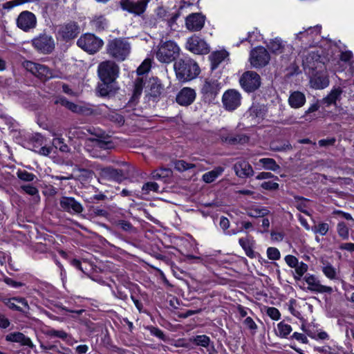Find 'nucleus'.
Returning <instances> with one entry per match:
<instances>
[{
  "label": "nucleus",
  "instance_id": "1",
  "mask_svg": "<svg viewBox=\"0 0 354 354\" xmlns=\"http://www.w3.org/2000/svg\"><path fill=\"white\" fill-rule=\"evenodd\" d=\"M180 48L173 40H161L155 46L152 53L156 59L162 64H170L174 62L180 54Z\"/></svg>",
  "mask_w": 354,
  "mask_h": 354
},
{
  "label": "nucleus",
  "instance_id": "2",
  "mask_svg": "<svg viewBox=\"0 0 354 354\" xmlns=\"http://www.w3.org/2000/svg\"><path fill=\"white\" fill-rule=\"evenodd\" d=\"M176 78L181 82L195 79L200 73L198 64L193 59L185 57L176 61L174 64Z\"/></svg>",
  "mask_w": 354,
  "mask_h": 354
},
{
  "label": "nucleus",
  "instance_id": "3",
  "mask_svg": "<svg viewBox=\"0 0 354 354\" xmlns=\"http://www.w3.org/2000/svg\"><path fill=\"white\" fill-rule=\"evenodd\" d=\"M131 44L125 39L115 38L110 40L106 45L107 54L117 61L122 62L131 52Z\"/></svg>",
  "mask_w": 354,
  "mask_h": 354
},
{
  "label": "nucleus",
  "instance_id": "4",
  "mask_svg": "<svg viewBox=\"0 0 354 354\" xmlns=\"http://www.w3.org/2000/svg\"><path fill=\"white\" fill-rule=\"evenodd\" d=\"M119 66L113 61L101 62L97 68L100 79L104 83H113L118 77Z\"/></svg>",
  "mask_w": 354,
  "mask_h": 354
},
{
  "label": "nucleus",
  "instance_id": "5",
  "mask_svg": "<svg viewBox=\"0 0 354 354\" xmlns=\"http://www.w3.org/2000/svg\"><path fill=\"white\" fill-rule=\"evenodd\" d=\"M77 45L84 51L94 54L101 48L103 41L94 35L86 33L77 39Z\"/></svg>",
  "mask_w": 354,
  "mask_h": 354
},
{
  "label": "nucleus",
  "instance_id": "6",
  "mask_svg": "<svg viewBox=\"0 0 354 354\" xmlns=\"http://www.w3.org/2000/svg\"><path fill=\"white\" fill-rule=\"evenodd\" d=\"M23 66L28 71L30 72L41 81H46L55 77L53 71L45 65L31 61H25L23 63Z\"/></svg>",
  "mask_w": 354,
  "mask_h": 354
},
{
  "label": "nucleus",
  "instance_id": "7",
  "mask_svg": "<svg viewBox=\"0 0 354 354\" xmlns=\"http://www.w3.org/2000/svg\"><path fill=\"white\" fill-rule=\"evenodd\" d=\"M149 0H120L121 8L134 15L140 16L147 7Z\"/></svg>",
  "mask_w": 354,
  "mask_h": 354
},
{
  "label": "nucleus",
  "instance_id": "8",
  "mask_svg": "<svg viewBox=\"0 0 354 354\" xmlns=\"http://www.w3.org/2000/svg\"><path fill=\"white\" fill-rule=\"evenodd\" d=\"M239 83L245 91L252 92L259 88L261 77L254 71H246L241 75Z\"/></svg>",
  "mask_w": 354,
  "mask_h": 354
},
{
  "label": "nucleus",
  "instance_id": "9",
  "mask_svg": "<svg viewBox=\"0 0 354 354\" xmlns=\"http://www.w3.org/2000/svg\"><path fill=\"white\" fill-rule=\"evenodd\" d=\"M34 48L44 54H48L55 48V42L53 37L47 34H40L32 40Z\"/></svg>",
  "mask_w": 354,
  "mask_h": 354
},
{
  "label": "nucleus",
  "instance_id": "10",
  "mask_svg": "<svg viewBox=\"0 0 354 354\" xmlns=\"http://www.w3.org/2000/svg\"><path fill=\"white\" fill-rule=\"evenodd\" d=\"M241 95L235 89H228L222 97L223 107L230 111L236 109L241 102Z\"/></svg>",
  "mask_w": 354,
  "mask_h": 354
},
{
  "label": "nucleus",
  "instance_id": "11",
  "mask_svg": "<svg viewBox=\"0 0 354 354\" xmlns=\"http://www.w3.org/2000/svg\"><path fill=\"white\" fill-rule=\"evenodd\" d=\"M286 264L291 268H294L293 277L296 281L301 279L304 274L308 271V266L302 262L299 261L298 259L293 255H286L284 258Z\"/></svg>",
  "mask_w": 354,
  "mask_h": 354
},
{
  "label": "nucleus",
  "instance_id": "12",
  "mask_svg": "<svg viewBox=\"0 0 354 354\" xmlns=\"http://www.w3.org/2000/svg\"><path fill=\"white\" fill-rule=\"evenodd\" d=\"M270 55L263 47H257L250 53V64L254 68L266 66L270 60Z\"/></svg>",
  "mask_w": 354,
  "mask_h": 354
},
{
  "label": "nucleus",
  "instance_id": "13",
  "mask_svg": "<svg viewBox=\"0 0 354 354\" xmlns=\"http://www.w3.org/2000/svg\"><path fill=\"white\" fill-rule=\"evenodd\" d=\"M37 24V18L35 15L30 11L21 12L17 19V26L21 30L28 32L35 28Z\"/></svg>",
  "mask_w": 354,
  "mask_h": 354
},
{
  "label": "nucleus",
  "instance_id": "14",
  "mask_svg": "<svg viewBox=\"0 0 354 354\" xmlns=\"http://www.w3.org/2000/svg\"><path fill=\"white\" fill-rule=\"evenodd\" d=\"M186 48L195 54H207L209 46L206 41L196 35L190 37L186 42Z\"/></svg>",
  "mask_w": 354,
  "mask_h": 354
},
{
  "label": "nucleus",
  "instance_id": "15",
  "mask_svg": "<svg viewBox=\"0 0 354 354\" xmlns=\"http://www.w3.org/2000/svg\"><path fill=\"white\" fill-rule=\"evenodd\" d=\"M304 279L308 284V289L311 292L328 294L333 292L331 287L321 284L320 281L314 274H308L304 277Z\"/></svg>",
  "mask_w": 354,
  "mask_h": 354
},
{
  "label": "nucleus",
  "instance_id": "16",
  "mask_svg": "<svg viewBox=\"0 0 354 354\" xmlns=\"http://www.w3.org/2000/svg\"><path fill=\"white\" fill-rule=\"evenodd\" d=\"M80 33V27L76 22L70 21L62 25L58 30V35L64 41L74 39Z\"/></svg>",
  "mask_w": 354,
  "mask_h": 354
},
{
  "label": "nucleus",
  "instance_id": "17",
  "mask_svg": "<svg viewBox=\"0 0 354 354\" xmlns=\"http://www.w3.org/2000/svg\"><path fill=\"white\" fill-rule=\"evenodd\" d=\"M100 176L104 180H113L117 183H121L126 178L122 170L111 167L101 168Z\"/></svg>",
  "mask_w": 354,
  "mask_h": 354
},
{
  "label": "nucleus",
  "instance_id": "18",
  "mask_svg": "<svg viewBox=\"0 0 354 354\" xmlns=\"http://www.w3.org/2000/svg\"><path fill=\"white\" fill-rule=\"evenodd\" d=\"M205 17L200 13H192L186 17V28L191 31H198L203 28Z\"/></svg>",
  "mask_w": 354,
  "mask_h": 354
},
{
  "label": "nucleus",
  "instance_id": "19",
  "mask_svg": "<svg viewBox=\"0 0 354 354\" xmlns=\"http://www.w3.org/2000/svg\"><path fill=\"white\" fill-rule=\"evenodd\" d=\"M60 206L63 210L71 214H80L83 211L82 205L72 197H62Z\"/></svg>",
  "mask_w": 354,
  "mask_h": 354
},
{
  "label": "nucleus",
  "instance_id": "20",
  "mask_svg": "<svg viewBox=\"0 0 354 354\" xmlns=\"http://www.w3.org/2000/svg\"><path fill=\"white\" fill-rule=\"evenodd\" d=\"M196 96V92L193 88L184 87L179 91L176 100L180 105L188 106L193 103Z\"/></svg>",
  "mask_w": 354,
  "mask_h": 354
},
{
  "label": "nucleus",
  "instance_id": "21",
  "mask_svg": "<svg viewBox=\"0 0 354 354\" xmlns=\"http://www.w3.org/2000/svg\"><path fill=\"white\" fill-rule=\"evenodd\" d=\"M220 89L221 85L217 80H207L203 85L201 92L207 97L214 99L218 93Z\"/></svg>",
  "mask_w": 354,
  "mask_h": 354
},
{
  "label": "nucleus",
  "instance_id": "22",
  "mask_svg": "<svg viewBox=\"0 0 354 354\" xmlns=\"http://www.w3.org/2000/svg\"><path fill=\"white\" fill-rule=\"evenodd\" d=\"M234 170L239 178H247L254 174L253 169L250 163L245 160H239L234 165Z\"/></svg>",
  "mask_w": 354,
  "mask_h": 354
},
{
  "label": "nucleus",
  "instance_id": "23",
  "mask_svg": "<svg viewBox=\"0 0 354 354\" xmlns=\"http://www.w3.org/2000/svg\"><path fill=\"white\" fill-rule=\"evenodd\" d=\"M6 340L10 342L19 343L21 346H27L30 348L34 347L31 339L20 332H13L8 334L6 336Z\"/></svg>",
  "mask_w": 354,
  "mask_h": 354
},
{
  "label": "nucleus",
  "instance_id": "24",
  "mask_svg": "<svg viewBox=\"0 0 354 354\" xmlns=\"http://www.w3.org/2000/svg\"><path fill=\"white\" fill-rule=\"evenodd\" d=\"M6 305L10 309L19 312H26L29 309L27 301L23 297H12L5 301Z\"/></svg>",
  "mask_w": 354,
  "mask_h": 354
},
{
  "label": "nucleus",
  "instance_id": "25",
  "mask_svg": "<svg viewBox=\"0 0 354 354\" xmlns=\"http://www.w3.org/2000/svg\"><path fill=\"white\" fill-rule=\"evenodd\" d=\"M310 84L315 89H324L329 85V80L325 73H317L311 77Z\"/></svg>",
  "mask_w": 354,
  "mask_h": 354
},
{
  "label": "nucleus",
  "instance_id": "26",
  "mask_svg": "<svg viewBox=\"0 0 354 354\" xmlns=\"http://www.w3.org/2000/svg\"><path fill=\"white\" fill-rule=\"evenodd\" d=\"M306 103V96L300 91L292 92L288 97V104L293 109H299Z\"/></svg>",
  "mask_w": 354,
  "mask_h": 354
},
{
  "label": "nucleus",
  "instance_id": "27",
  "mask_svg": "<svg viewBox=\"0 0 354 354\" xmlns=\"http://www.w3.org/2000/svg\"><path fill=\"white\" fill-rule=\"evenodd\" d=\"M267 47L271 52L275 54H281L284 52L286 48H289L286 42L279 37L270 39L269 43L267 44Z\"/></svg>",
  "mask_w": 354,
  "mask_h": 354
},
{
  "label": "nucleus",
  "instance_id": "28",
  "mask_svg": "<svg viewBox=\"0 0 354 354\" xmlns=\"http://www.w3.org/2000/svg\"><path fill=\"white\" fill-rule=\"evenodd\" d=\"M227 56L228 53L225 50L216 51L212 53L209 56L211 68L212 70L216 69Z\"/></svg>",
  "mask_w": 354,
  "mask_h": 354
},
{
  "label": "nucleus",
  "instance_id": "29",
  "mask_svg": "<svg viewBox=\"0 0 354 354\" xmlns=\"http://www.w3.org/2000/svg\"><path fill=\"white\" fill-rule=\"evenodd\" d=\"M224 171V168L222 167H217L213 170L205 173L202 176V180L206 183H211L214 182L218 176H220Z\"/></svg>",
  "mask_w": 354,
  "mask_h": 354
},
{
  "label": "nucleus",
  "instance_id": "30",
  "mask_svg": "<svg viewBox=\"0 0 354 354\" xmlns=\"http://www.w3.org/2000/svg\"><path fill=\"white\" fill-rule=\"evenodd\" d=\"M342 93V90L341 88H334L330 91L329 94L323 99V102L327 106L335 104L336 101L340 99Z\"/></svg>",
  "mask_w": 354,
  "mask_h": 354
},
{
  "label": "nucleus",
  "instance_id": "31",
  "mask_svg": "<svg viewBox=\"0 0 354 354\" xmlns=\"http://www.w3.org/2000/svg\"><path fill=\"white\" fill-rule=\"evenodd\" d=\"M189 342H193L196 346L207 348L211 343V339L205 335H199L190 337Z\"/></svg>",
  "mask_w": 354,
  "mask_h": 354
},
{
  "label": "nucleus",
  "instance_id": "32",
  "mask_svg": "<svg viewBox=\"0 0 354 354\" xmlns=\"http://www.w3.org/2000/svg\"><path fill=\"white\" fill-rule=\"evenodd\" d=\"M99 138L91 140L93 142L94 147L96 149H110L113 148V142L109 140L101 139L100 134H96Z\"/></svg>",
  "mask_w": 354,
  "mask_h": 354
},
{
  "label": "nucleus",
  "instance_id": "33",
  "mask_svg": "<svg viewBox=\"0 0 354 354\" xmlns=\"http://www.w3.org/2000/svg\"><path fill=\"white\" fill-rule=\"evenodd\" d=\"M292 330L290 325L284 322H281L277 324V330L276 332L277 336L286 338Z\"/></svg>",
  "mask_w": 354,
  "mask_h": 354
},
{
  "label": "nucleus",
  "instance_id": "34",
  "mask_svg": "<svg viewBox=\"0 0 354 354\" xmlns=\"http://www.w3.org/2000/svg\"><path fill=\"white\" fill-rule=\"evenodd\" d=\"M294 200L295 206L299 211L304 213L306 215H310L309 212L306 210L307 204L308 202L306 198L299 196H295Z\"/></svg>",
  "mask_w": 354,
  "mask_h": 354
},
{
  "label": "nucleus",
  "instance_id": "35",
  "mask_svg": "<svg viewBox=\"0 0 354 354\" xmlns=\"http://www.w3.org/2000/svg\"><path fill=\"white\" fill-rule=\"evenodd\" d=\"M259 162L263 165V168L266 169L275 171L279 169V166L277 164L276 161L272 158H261L259 160Z\"/></svg>",
  "mask_w": 354,
  "mask_h": 354
},
{
  "label": "nucleus",
  "instance_id": "36",
  "mask_svg": "<svg viewBox=\"0 0 354 354\" xmlns=\"http://www.w3.org/2000/svg\"><path fill=\"white\" fill-rule=\"evenodd\" d=\"M268 214V210L266 208L250 207L247 210V214L253 218L263 217Z\"/></svg>",
  "mask_w": 354,
  "mask_h": 354
},
{
  "label": "nucleus",
  "instance_id": "37",
  "mask_svg": "<svg viewBox=\"0 0 354 354\" xmlns=\"http://www.w3.org/2000/svg\"><path fill=\"white\" fill-rule=\"evenodd\" d=\"M142 192L145 195L149 194L151 192L158 193L159 192V185L155 182L146 183L142 185Z\"/></svg>",
  "mask_w": 354,
  "mask_h": 354
},
{
  "label": "nucleus",
  "instance_id": "38",
  "mask_svg": "<svg viewBox=\"0 0 354 354\" xmlns=\"http://www.w3.org/2000/svg\"><path fill=\"white\" fill-rule=\"evenodd\" d=\"M337 232L338 235L343 239L347 240L349 237V229L344 222H339L337 225Z\"/></svg>",
  "mask_w": 354,
  "mask_h": 354
},
{
  "label": "nucleus",
  "instance_id": "39",
  "mask_svg": "<svg viewBox=\"0 0 354 354\" xmlns=\"http://www.w3.org/2000/svg\"><path fill=\"white\" fill-rule=\"evenodd\" d=\"M46 335L51 337H58L63 340L66 339L68 337V334L62 330H55L53 328H49L46 331Z\"/></svg>",
  "mask_w": 354,
  "mask_h": 354
},
{
  "label": "nucleus",
  "instance_id": "40",
  "mask_svg": "<svg viewBox=\"0 0 354 354\" xmlns=\"http://www.w3.org/2000/svg\"><path fill=\"white\" fill-rule=\"evenodd\" d=\"M17 176L20 180L25 182H32L37 178L36 176L34 174L28 172L26 170L21 169H19L17 171Z\"/></svg>",
  "mask_w": 354,
  "mask_h": 354
},
{
  "label": "nucleus",
  "instance_id": "41",
  "mask_svg": "<svg viewBox=\"0 0 354 354\" xmlns=\"http://www.w3.org/2000/svg\"><path fill=\"white\" fill-rule=\"evenodd\" d=\"M322 272L329 279L333 280L337 279L336 269L329 263L322 267Z\"/></svg>",
  "mask_w": 354,
  "mask_h": 354
},
{
  "label": "nucleus",
  "instance_id": "42",
  "mask_svg": "<svg viewBox=\"0 0 354 354\" xmlns=\"http://www.w3.org/2000/svg\"><path fill=\"white\" fill-rule=\"evenodd\" d=\"M196 165L185 162L183 160H176L174 162V168L179 171H184L189 169L194 168Z\"/></svg>",
  "mask_w": 354,
  "mask_h": 354
},
{
  "label": "nucleus",
  "instance_id": "43",
  "mask_svg": "<svg viewBox=\"0 0 354 354\" xmlns=\"http://www.w3.org/2000/svg\"><path fill=\"white\" fill-rule=\"evenodd\" d=\"M21 189L27 194L35 196L37 201H39V191L35 187L30 185H25L21 186Z\"/></svg>",
  "mask_w": 354,
  "mask_h": 354
},
{
  "label": "nucleus",
  "instance_id": "44",
  "mask_svg": "<svg viewBox=\"0 0 354 354\" xmlns=\"http://www.w3.org/2000/svg\"><path fill=\"white\" fill-rule=\"evenodd\" d=\"M239 243L240 245L245 250V254L248 257L253 258L254 257V251L249 245V242L246 239L241 238L239 239Z\"/></svg>",
  "mask_w": 354,
  "mask_h": 354
},
{
  "label": "nucleus",
  "instance_id": "45",
  "mask_svg": "<svg viewBox=\"0 0 354 354\" xmlns=\"http://www.w3.org/2000/svg\"><path fill=\"white\" fill-rule=\"evenodd\" d=\"M77 113L84 115H89L93 113V109L90 104H78Z\"/></svg>",
  "mask_w": 354,
  "mask_h": 354
},
{
  "label": "nucleus",
  "instance_id": "46",
  "mask_svg": "<svg viewBox=\"0 0 354 354\" xmlns=\"http://www.w3.org/2000/svg\"><path fill=\"white\" fill-rule=\"evenodd\" d=\"M92 25L97 29H104L106 25V20L104 16L95 17L91 21Z\"/></svg>",
  "mask_w": 354,
  "mask_h": 354
},
{
  "label": "nucleus",
  "instance_id": "47",
  "mask_svg": "<svg viewBox=\"0 0 354 354\" xmlns=\"http://www.w3.org/2000/svg\"><path fill=\"white\" fill-rule=\"evenodd\" d=\"M151 64V60L150 59H145L141 65L137 68L138 75H141L147 73L150 70Z\"/></svg>",
  "mask_w": 354,
  "mask_h": 354
},
{
  "label": "nucleus",
  "instance_id": "48",
  "mask_svg": "<svg viewBox=\"0 0 354 354\" xmlns=\"http://www.w3.org/2000/svg\"><path fill=\"white\" fill-rule=\"evenodd\" d=\"M31 1L32 0H12L4 3L3 4V8L10 10L15 6H18L26 3H30Z\"/></svg>",
  "mask_w": 354,
  "mask_h": 354
},
{
  "label": "nucleus",
  "instance_id": "49",
  "mask_svg": "<svg viewBox=\"0 0 354 354\" xmlns=\"http://www.w3.org/2000/svg\"><path fill=\"white\" fill-rule=\"evenodd\" d=\"M329 229L328 224L326 223H322L312 228L315 234H319L322 236L326 234Z\"/></svg>",
  "mask_w": 354,
  "mask_h": 354
},
{
  "label": "nucleus",
  "instance_id": "50",
  "mask_svg": "<svg viewBox=\"0 0 354 354\" xmlns=\"http://www.w3.org/2000/svg\"><path fill=\"white\" fill-rule=\"evenodd\" d=\"M267 256L270 260H279L281 254L279 250L274 247H270L267 249Z\"/></svg>",
  "mask_w": 354,
  "mask_h": 354
},
{
  "label": "nucleus",
  "instance_id": "51",
  "mask_svg": "<svg viewBox=\"0 0 354 354\" xmlns=\"http://www.w3.org/2000/svg\"><path fill=\"white\" fill-rule=\"evenodd\" d=\"M142 87L134 86L133 95L129 102V103L131 105H133L137 102L138 99L139 98L140 95L142 93Z\"/></svg>",
  "mask_w": 354,
  "mask_h": 354
},
{
  "label": "nucleus",
  "instance_id": "52",
  "mask_svg": "<svg viewBox=\"0 0 354 354\" xmlns=\"http://www.w3.org/2000/svg\"><path fill=\"white\" fill-rule=\"evenodd\" d=\"M267 315L274 320H279L281 317V314L279 310L274 307H269L267 309Z\"/></svg>",
  "mask_w": 354,
  "mask_h": 354
},
{
  "label": "nucleus",
  "instance_id": "53",
  "mask_svg": "<svg viewBox=\"0 0 354 354\" xmlns=\"http://www.w3.org/2000/svg\"><path fill=\"white\" fill-rule=\"evenodd\" d=\"M170 173V170L167 169H160L159 170L154 171L152 173L153 178L160 179L161 178L166 177Z\"/></svg>",
  "mask_w": 354,
  "mask_h": 354
},
{
  "label": "nucleus",
  "instance_id": "54",
  "mask_svg": "<svg viewBox=\"0 0 354 354\" xmlns=\"http://www.w3.org/2000/svg\"><path fill=\"white\" fill-rule=\"evenodd\" d=\"M261 187L266 190H276L279 188V184L272 181H266L262 183Z\"/></svg>",
  "mask_w": 354,
  "mask_h": 354
},
{
  "label": "nucleus",
  "instance_id": "55",
  "mask_svg": "<svg viewBox=\"0 0 354 354\" xmlns=\"http://www.w3.org/2000/svg\"><path fill=\"white\" fill-rule=\"evenodd\" d=\"M110 83H102L98 85L97 87V92L101 96H106L108 95L109 91V86L108 84Z\"/></svg>",
  "mask_w": 354,
  "mask_h": 354
},
{
  "label": "nucleus",
  "instance_id": "56",
  "mask_svg": "<svg viewBox=\"0 0 354 354\" xmlns=\"http://www.w3.org/2000/svg\"><path fill=\"white\" fill-rule=\"evenodd\" d=\"M53 144L56 148H59L62 151H66L68 149V146L63 142L62 139L61 138L54 139Z\"/></svg>",
  "mask_w": 354,
  "mask_h": 354
},
{
  "label": "nucleus",
  "instance_id": "57",
  "mask_svg": "<svg viewBox=\"0 0 354 354\" xmlns=\"http://www.w3.org/2000/svg\"><path fill=\"white\" fill-rule=\"evenodd\" d=\"M109 118L111 120L116 122L119 125H122L124 122V117L122 115L118 114L117 113H112L111 114H110Z\"/></svg>",
  "mask_w": 354,
  "mask_h": 354
},
{
  "label": "nucleus",
  "instance_id": "58",
  "mask_svg": "<svg viewBox=\"0 0 354 354\" xmlns=\"http://www.w3.org/2000/svg\"><path fill=\"white\" fill-rule=\"evenodd\" d=\"M149 331L153 335L160 338V339L165 340V335L158 328L151 326L149 328Z\"/></svg>",
  "mask_w": 354,
  "mask_h": 354
},
{
  "label": "nucleus",
  "instance_id": "59",
  "mask_svg": "<svg viewBox=\"0 0 354 354\" xmlns=\"http://www.w3.org/2000/svg\"><path fill=\"white\" fill-rule=\"evenodd\" d=\"M171 344L175 347H189V343H187L186 340L183 338H180L177 340H174L171 342Z\"/></svg>",
  "mask_w": 354,
  "mask_h": 354
},
{
  "label": "nucleus",
  "instance_id": "60",
  "mask_svg": "<svg viewBox=\"0 0 354 354\" xmlns=\"http://www.w3.org/2000/svg\"><path fill=\"white\" fill-rule=\"evenodd\" d=\"M3 281L8 286L12 287V288H19L23 286V283L21 282L15 281L9 277H6L3 279Z\"/></svg>",
  "mask_w": 354,
  "mask_h": 354
},
{
  "label": "nucleus",
  "instance_id": "61",
  "mask_svg": "<svg viewBox=\"0 0 354 354\" xmlns=\"http://www.w3.org/2000/svg\"><path fill=\"white\" fill-rule=\"evenodd\" d=\"M291 337L304 344H307L308 342V340L305 335L297 332L294 333Z\"/></svg>",
  "mask_w": 354,
  "mask_h": 354
},
{
  "label": "nucleus",
  "instance_id": "62",
  "mask_svg": "<svg viewBox=\"0 0 354 354\" xmlns=\"http://www.w3.org/2000/svg\"><path fill=\"white\" fill-rule=\"evenodd\" d=\"M353 57V53L351 51H345L342 53L340 59L342 61L352 64L351 59Z\"/></svg>",
  "mask_w": 354,
  "mask_h": 354
},
{
  "label": "nucleus",
  "instance_id": "63",
  "mask_svg": "<svg viewBox=\"0 0 354 354\" xmlns=\"http://www.w3.org/2000/svg\"><path fill=\"white\" fill-rule=\"evenodd\" d=\"M335 139L334 138L320 140L318 143L320 147L332 146L335 144Z\"/></svg>",
  "mask_w": 354,
  "mask_h": 354
},
{
  "label": "nucleus",
  "instance_id": "64",
  "mask_svg": "<svg viewBox=\"0 0 354 354\" xmlns=\"http://www.w3.org/2000/svg\"><path fill=\"white\" fill-rule=\"evenodd\" d=\"M44 138L40 134L35 135L31 140V143L36 142L37 145H33L34 148H38L39 146H41L43 144Z\"/></svg>",
  "mask_w": 354,
  "mask_h": 354
}]
</instances>
